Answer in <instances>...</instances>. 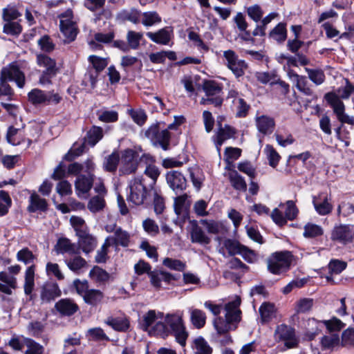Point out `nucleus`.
Wrapping results in <instances>:
<instances>
[{"label": "nucleus", "instance_id": "nucleus-41", "mask_svg": "<svg viewBox=\"0 0 354 354\" xmlns=\"http://www.w3.org/2000/svg\"><path fill=\"white\" fill-rule=\"evenodd\" d=\"M120 161V157L118 152H113L108 156L104 162V168L106 171L109 172H114L116 171L118 163Z\"/></svg>", "mask_w": 354, "mask_h": 354}, {"label": "nucleus", "instance_id": "nucleus-28", "mask_svg": "<svg viewBox=\"0 0 354 354\" xmlns=\"http://www.w3.org/2000/svg\"><path fill=\"white\" fill-rule=\"evenodd\" d=\"M235 133L236 131L232 127L229 125H225L223 127H222L221 124H220V127L216 134V145L218 150H219L220 147L225 140L234 138Z\"/></svg>", "mask_w": 354, "mask_h": 354}, {"label": "nucleus", "instance_id": "nucleus-52", "mask_svg": "<svg viewBox=\"0 0 354 354\" xmlns=\"http://www.w3.org/2000/svg\"><path fill=\"white\" fill-rule=\"evenodd\" d=\"M12 200L8 192L0 191V216H3L8 212L11 207Z\"/></svg>", "mask_w": 354, "mask_h": 354}, {"label": "nucleus", "instance_id": "nucleus-35", "mask_svg": "<svg viewBox=\"0 0 354 354\" xmlns=\"http://www.w3.org/2000/svg\"><path fill=\"white\" fill-rule=\"evenodd\" d=\"M163 313H158L156 314V311L153 310H149L146 314H145L142 317V319L140 322L141 328L145 331L150 330V327L152 324L156 321L158 318H162Z\"/></svg>", "mask_w": 354, "mask_h": 354}, {"label": "nucleus", "instance_id": "nucleus-58", "mask_svg": "<svg viewBox=\"0 0 354 354\" xmlns=\"http://www.w3.org/2000/svg\"><path fill=\"white\" fill-rule=\"evenodd\" d=\"M45 325L39 321H32L27 326V330L29 335L34 337H39L44 331Z\"/></svg>", "mask_w": 354, "mask_h": 354}, {"label": "nucleus", "instance_id": "nucleus-36", "mask_svg": "<svg viewBox=\"0 0 354 354\" xmlns=\"http://www.w3.org/2000/svg\"><path fill=\"white\" fill-rule=\"evenodd\" d=\"M30 204L28 207L30 212H35L36 211H46L47 209V202L46 199L41 198L36 193H32L30 197Z\"/></svg>", "mask_w": 354, "mask_h": 354}, {"label": "nucleus", "instance_id": "nucleus-43", "mask_svg": "<svg viewBox=\"0 0 354 354\" xmlns=\"http://www.w3.org/2000/svg\"><path fill=\"white\" fill-rule=\"evenodd\" d=\"M22 30V26L17 21H6L3 27V33L15 37H18Z\"/></svg>", "mask_w": 354, "mask_h": 354}, {"label": "nucleus", "instance_id": "nucleus-60", "mask_svg": "<svg viewBox=\"0 0 354 354\" xmlns=\"http://www.w3.org/2000/svg\"><path fill=\"white\" fill-rule=\"evenodd\" d=\"M162 264L167 268L176 271H183L186 268L185 263L183 261L169 257L164 259Z\"/></svg>", "mask_w": 354, "mask_h": 354}, {"label": "nucleus", "instance_id": "nucleus-55", "mask_svg": "<svg viewBox=\"0 0 354 354\" xmlns=\"http://www.w3.org/2000/svg\"><path fill=\"white\" fill-rule=\"evenodd\" d=\"M142 24L145 26H151L155 24L160 23L162 19L156 11L145 12L142 14Z\"/></svg>", "mask_w": 354, "mask_h": 354}, {"label": "nucleus", "instance_id": "nucleus-48", "mask_svg": "<svg viewBox=\"0 0 354 354\" xmlns=\"http://www.w3.org/2000/svg\"><path fill=\"white\" fill-rule=\"evenodd\" d=\"M322 322L317 321V319L312 318L307 321L306 329V335L309 337L310 339H313L315 335H317L320 330L319 326Z\"/></svg>", "mask_w": 354, "mask_h": 354}, {"label": "nucleus", "instance_id": "nucleus-47", "mask_svg": "<svg viewBox=\"0 0 354 354\" xmlns=\"http://www.w3.org/2000/svg\"><path fill=\"white\" fill-rule=\"evenodd\" d=\"M105 201L101 196L92 197L88 203V209L93 213L98 212L105 207Z\"/></svg>", "mask_w": 354, "mask_h": 354}, {"label": "nucleus", "instance_id": "nucleus-5", "mask_svg": "<svg viewBox=\"0 0 354 354\" xmlns=\"http://www.w3.org/2000/svg\"><path fill=\"white\" fill-rule=\"evenodd\" d=\"M292 254L283 251L273 253L267 259L268 270L274 274H280L290 269L292 263Z\"/></svg>", "mask_w": 354, "mask_h": 354}, {"label": "nucleus", "instance_id": "nucleus-25", "mask_svg": "<svg viewBox=\"0 0 354 354\" xmlns=\"http://www.w3.org/2000/svg\"><path fill=\"white\" fill-rule=\"evenodd\" d=\"M147 37L158 44L167 45L171 40V35L167 27L162 28L157 32H147Z\"/></svg>", "mask_w": 354, "mask_h": 354}, {"label": "nucleus", "instance_id": "nucleus-19", "mask_svg": "<svg viewBox=\"0 0 354 354\" xmlns=\"http://www.w3.org/2000/svg\"><path fill=\"white\" fill-rule=\"evenodd\" d=\"M106 241L111 245L127 247L130 242V234L121 227H116L114 234L108 236Z\"/></svg>", "mask_w": 354, "mask_h": 354}, {"label": "nucleus", "instance_id": "nucleus-3", "mask_svg": "<svg viewBox=\"0 0 354 354\" xmlns=\"http://www.w3.org/2000/svg\"><path fill=\"white\" fill-rule=\"evenodd\" d=\"M240 304L241 299L239 298L227 303L225 306V319L217 317L214 319V326L218 333H225L236 328L237 324L241 320Z\"/></svg>", "mask_w": 354, "mask_h": 354}, {"label": "nucleus", "instance_id": "nucleus-13", "mask_svg": "<svg viewBox=\"0 0 354 354\" xmlns=\"http://www.w3.org/2000/svg\"><path fill=\"white\" fill-rule=\"evenodd\" d=\"M166 179L170 188L176 194H180L187 187L185 176L178 171H171L167 174Z\"/></svg>", "mask_w": 354, "mask_h": 354}, {"label": "nucleus", "instance_id": "nucleus-4", "mask_svg": "<svg viewBox=\"0 0 354 354\" xmlns=\"http://www.w3.org/2000/svg\"><path fill=\"white\" fill-rule=\"evenodd\" d=\"M17 259L26 265L30 264L25 272L24 289L25 294L30 295L31 299L32 292L35 287V265L33 262L35 259V256L28 248H25L17 252Z\"/></svg>", "mask_w": 354, "mask_h": 354}, {"label": "nucleus", "instance_id": "nucleus-54", "mask_svg": "<svg viewBox=\"0 0 354 354\" xmlns=\"http://www.w3.org/2000/svg\"><path fill=\"white\" fill-rule=\"evenodd\" d=\"M246 13L252 20L258 23L263 17V10L259 5L254 4L246 8Z\"/></svg>", "mask_w": 354, "mask_h": 354}, {"label": "nucleus", "instance_id": "nucleus-37", "mask_svg": "<svg viewBox=\"0 0 354 354\" xmlns=\"http://www.w3.org/2000/svg\"><path fill=\"white\" fill-rule=\"evenodd\" d=\"M37 62L39 66L46 68V71L50 73H57L58 68L56 62L49 56L44 54H39L37 56Z\"/></svg>", "mask_w": 354, "mask_h": 354}, {"label": "nucleus", "instance_id": "nucleus-26", "mask_svg": "<svg viewBox=\"0 0 354 354\" xmlns=\"http://www.w3.org/2000/svg\"><path fill=\"white\" fill-rule=\"evenodd\" d=\"M287 24L279 22L269 32L268 37L279 44L284 42L288 37Z\"/></svg>", "mask_w": 354, "mask_h": 354}, {"label": "nucleus", "instance_id": "nucleus-62", "mask_svg": "<svg viewBox=\"0 0 354 354\" xmlns=\"http://www.w3.org/2000/svg\"><path fill=\"white\" fill-rule=\"evenodd\" d=\"M102 136V129L99 127H93L87 133L88 142L91 146H94Z\"/></svg>", "mask_w": 354, "mask_h": 354}, {"label": "nucleus", "instance_id": "nucleus-42", "mask_svg": "<svg viewBox=\"0 0 354 354\" xmlns=\"http://www.w3.org/2000/svg\"><path fill=\"white\" fill-rule=\"evenodd\" d=\"M190 314L191 322L196 328H201L205 326L206 316L203 311L199 309H192Z\"/></svg>", "mask_w": 354, "mask_h": 354}, {"label": "nucleus", "instance_id": "nucleus-23", "mask_svg": "<svg viewBox=\"0 0 354 354\" xmlns=\"http://www.w3.org/2000/svg\"><path fill=\"white\" fill-rule=\"evenodd\" d=\"M151 283L156 288L161 286V281L169 283L171 281L176 280V278L169 272L164 271H151L149 273Z\"/></svg>", "mask_w": 354, "mask_h": 354}, {"label": "nucleus", "instance_id": "nucleus-14", "mask_svg": "<svg viewBox=\"0 0 354 354\" xmlns=\"http://www.w3.org/2000/svg\"><path fill=\"white\" fill-rule=\"evenodd\" d=\"M191 228L189 230L190 239L192 243L206 245L210 243L211 238L204 232L198 223L194 220L190 221Z\"/></svg>", "mask_w": 354, "mask_h": 354}, {"label": "nucleus", "instance_id": "nucleus-17", "mask_svg": "<svg viewBox=\"0 0 354 354\" xmlns=\"http://www.w3.org/2000/svg\"><path fill=\"white\" fill-rule=\"evenodd\" d=\"M55 308L62 316H71L79 310L77 304L68 298L61 299L56 302Z\"/></svg>", "mask_w": 354, "mask_h": 354}, {"label": "nucleus", "instance_id": "nucleus-15", "mask_svg": "<svg viewBox=\"0 0 354 354\" xmlns=\"http://www.w3.org/2000/svg\"><path fill=\"white\" fill-rule=\"evenodd\" d=\"M61 290L56 283H46L41 287V304H48L61 295Z\"/></svg>", "mask_w": 354, "mask_h": 354}, {"label": "nucleus", "instance_id": "nucleus-1", "mask_svg": "<svg viewBox=\"0 0 354 354\" xmlns=\"http://www.w3.org/2000/svg\"><path fill=\"white\" fill-rule=\"evenodd\" d=\"M165 323L157 322L150 329L149 333L159 335L162 337L168 336L171 331L174 333L178 342L184 346L187 337V333L185 330L182 317L178 315H167L165 319Z\"/></svg>", "mask_w": 354, "mask_h": 354}, {"label": "nucleus", "instance_id": "nucleus-20", "mask_svg": "<svg viewBox=\"0 0 354 354\" xmlns=\"http://www.w3.org/2000/svg\"><path fill=\"white\" fill-rule=\"evenodd\" d=\"M29 100L32 104H40L45 102H53L58 103L60 101L61 97L57 93L52 95H48L43 93L41 90H31L28 93Z\"/></svg>", "mask_w": 354, "mask_h": 354}, {"label": "nucleus", "instance_id": "nucleus-40", "mask_svg": "<svg viewBox=\"0 0 354 354\" xmlns=\"http://www.w3.org/2000/svg\"><path fill=\"white\" fill-rule=\"evenodd\" d=\"M193 349L194 354H212V348L203 337L194 339Z\"/></svg>", "mask_w": 354, "mask_h": 354}, {"label": "nucleus", "instance_id": "nucleus-51", "mask_svg": "<svg viewBox=\"0 0 354 354\" xmlns=\"http://www.w3.org/2000/svg\"><path fill=\"white\" fill-rule=\"evenodd\" d=\"M305 71L308 75V78L316 85H319L324 82L325 80V74L322 69L305 68Z\"/></svg>", "mask_w": 354, "mask_h": 354}, {"label": "nucleus", "instance_id": "nucleus-34", "mask_svg": "<svg viewBox=\"0 0 354 354\" xmlns=\"http://www.w3.org/2000/svg\"><path fill=\"white\" fill-rule=\"evenodd\" d=\"M199 223L201 224L209 234H217L223 233L225 230L223 224L220 221L201 219L199 221Z\"/></svg>", "mask_w": 354, "mask_h": 354}, {"label": "nucleus", "instance_id": "nucleus-16", "mask_svg": "<svg viewBox=\"0 0 354 354\" xmlns=\"http://www.w3.org/2000/svg\"><path fill=\"white\" fill-rule=\"evenodd\" d=\"M59 29L65 37L64 42L67 44L75 41L79 32L75 23L71 19H61L59 21Z\"/></svg>", "mask_w": 354, "mask_h": 354}, {"label": "nucleus", "instance_id": "nucleus-29", "mask_svg": "<svg viewBox=\"0 0 354 354\" xmlns=\"http://www.w3.org/2000/svg\"><path fill=\"white\" fill-rule=\"evenodd\" d=\"M55 250L57 254L68 253L70 254H77V250L75 243L67 238H60L58 239Z\"/></svg>", "mask_w": 354, "mask_h": 354}, {"label": "nucleus", "instance_id": "nucleus-49", "mask_svg": "<svg viewBox=\"0 0 354 354\" xmlns=\"http://www.w3.org/2000/svg\"><path fill=\"white\" fill-rule=\"evenodd\" d=\"M274 312L275 308L272 304L263 303L259 308L261 321L263 322H268L274 316Z\"/></svg>", "mask_w": 354, "mask_h": 354}, {"label": "nucleus", "instance_id": "nucleus-64", "mask_svg": "<svg viewBox=\"0 0 354 354\" xmlns=\"http://www.w3.org/2000/svg\"><path fill=\"white\" fill-rule=\"evenodd\" d=\"M342 346H354V328H348L342 335Z\"/></svg>", "mask_w": 354, "mask_h": 354}, {"label": "nucleus", "instance_id": "nucleus-53", "mask_svg": "<svg viewBox=\"0 0 354 354\" xmlns=\"http://www.w3.org/2000/svg\"><path fill=\"white\" fill-rule=\"evenodd\" d=\"M314 304V301L310 298H302L296 303L295 310L297 313H306L309 312Z\"/></svg>", "mask_w": 354, "mask_h": 354}, {"label": "nucleus", "instance_id": "nucleus-63", "mask_svg": "<svg viewBox=\"0 0 354 354\" xmlns=\"http://www.w3.org/2000/svg\"><path fill=\"white\" fill-rule=\"evenodd\" d=\"M322 323L326 326L330 333L339 331L345 326L344 323L335 317H333L330 320L323 321Z\"/></svg>", "mask_w": 354, "mask_h": 354}, {"label": "nucleus", "instance_id": "nucleus-10", "mask_svg": "<svg viewBox=\"0 0 354 354\" xmlns=\"http://www.w3.org/2000/svg\"><path fill=\"white\" fill-rule=\"evenodd\" d=\"M275 339L283 342L288 348H294L298 344V339L295 336V329L286 324L278 326L274 331Z\"/></svg>", "mask_w": 354, "mask_h": 354}, {"label": "nucleus", "instance_id": "nucleus-57", "mask_svg": "<svg viewBox=\"0 0 354 354\" xmlns=\"http://www.w3.org/2000/svg\"><path fill=\"white\" fill-rule=\"evenodd\" d=\"M242 245L239 242L230 239H225L223 241V246L230 256L239 254Z\"/></svg>", "mask_w": 354, "mask_h": 354}, {"label": "nucleus", "instance_id": "nucleus-27", "mask_svg": "<svg viewBox=\"0 0 354 354\" xmlns=\"http://www.w3.org/2000/svg\"><path fill=\"white\" fill-rule=\"evenodd\" d=\"M256 125L259 132L263 134H269L273 131L275 123L273 118L261 115L256 118Z\"/></svg>", "mask_w": 354, "mask_h": 354}, {"label": "nucleus", "instance_id": "nucleus-33", "mask_svg": "<svg viewBox=\"0 0 354 354\" xmlns=\"http://www.w3.org/2000/svg\"><path fill=\"white\" fill-rule=\"evenodd\" d=\"M278 16L277 12H270L265 17H262L259 24H257L255 28L252 31L253 36H266V30L267 26L270 24L272 20L275 19Z\"/></svg>", "mask_w": 354, "mask_h": 354}, {"label": "nucleus", "instance_id": "nucleus-50", "mask_svg": "<svg viewBox=\"0 0 354 354\" xmlns=\"http://www.w3.org/2000/svg\"><path fill=\"white\" fill-rule=\"evenodd\" d=\"M88 59L97 73L102 72L109 64L106 58L100 57L95 55H90Z\"/></svg>", "mask_w": 354, "mask_h": 354}, {"label": "nucleus", "instance_id": "nucleus-38", "mask_svg": "<svg viewBox=\"0 0 354 354\" xmlns=\"http://www.w3.org/2000/svg\"><path fill=\"white\" fill-rule=\"evenodd\" d=\"M104 298V294L100 290L89 289L83 297L84 302L91 306H97Z\"/></svg>", "mask_w": 354, "mask_h": 354}, {"label": "nucleus", "instance_id": "nucleus-2", "mask_svg": "<svg viewBox=\"0 0 354 354\" xmlns=\"http://www.w3.org/2000/svg\"><path fill=\"white\" fill-rule=\"evenodd\" d=\"M353 90H333L324 95V100L333 109L337 120L342 124L354 125V118L345 113V106L342 99H348Z\"/></svg>", "mask_w": 354, "mask_h": 354}, {"label": "nucleus", "instance_id": "nucleus-30", "mask_svg": "<svg viewBox=\"0 0 354 354\" xmlns=\"http://www.w3.org/2000/svg\"><path fill=\"white\" fill-rule=\"evenodd\" d=\"M64 262L68 269L76 274H80L84 268L87 267L86 261L79 255L66 259Z\"/></svg>", "mask_w": 354, "mask_h": 354}, {"label": "nucleus", "instance_id": "nucleus-61", "mask_svg": "<svg viewBox=\"0 0 354 354\" xmlns=\"http://www.w3.org/2000/svg\"><path fill=\"white\" fill-rule=\"evenodd\" d=\"M265 151L269 161V165L272 167H276L280 160V156L271 145H266Z\"/></svg>", "mask_w": 354, "mask_h": 354}, {"label": "nucleus", "instance_id": "nucleus-11", "mask_svg": "<svg viewBox=\"0 0 354 354\" xmlns=\"http://www.w3.org/2000/svg\"><path fill=\"white\" fill-rule=\"evenodd\" d=\"M353 239V228L349 225L335 226L331 233V239L342 244L352 242Z\"/></svg>", "mask_w": 354, "mask_h": 354}, {"label": "nucleus", "instance_id": "nucleus-18", "mask_svg": "<svg viewBox=\"0 0 354 354\" xmlns=\"http://www.w3.org/2000/svg\"><path fill=\"white\" fill-rule=\"evenodd\" d=\"M77 236H78L79 248L84 253L88 254L96 247V239L86 231H79Z\"/></svg>", "mask_w": 354, "mask_h": 354}, {"label": "nucleus", "instance_id": "nucleus-12", "mask_svg": "<svg viewBox=\"0 0 354 354\" xmlns=\"http://www.w3.org/2000/svg\"><path fill=\"white\" fill-rule=\"evenodd\" d=\"M330 201V196L325 193H319L317 196H313V203L316 212L322 216L329 214L333 208Z\"/></svg>", "mask_w": 354, "mask_h": 354}, {"label": "nucleus", "instance_id": "nucleus-56", "mask_svg": "<svg viewBox=\"0 0 354 354\" xmlns=\"http://www.w3.org/2000/svg\"><path fill=\"white\" fill-rule=\"evenodd\" d=\"M142 38V33L129 30L127 35V44L132 49H138L140 46V41Z\"/></svg>", "mask_w": 354, "mask_h": 354}, {"label": "nucleus", "instance_id": "nucleus-39", "mask_svg": "<svg viewBox=\"0 0 354 354\" xmlns=\"http://www.w3.org/2000/svg\"><path fill=\"white\" fill-rule=\"evenodd\" d=\"M229 179L232 187L239 191L245 192L247 185L243 178L236 170L232 171L229 174Z\"/></svg>", "mask_w": 354, "mask_h": 354}, {"label": "nucleus", "instance_id": "nucleus-45", "mask_svg": "<svg viewBox=\"0 0 354 354\" xmlns=\"http://www.w3.org/2000/svg\"><path fill=\"white\" fill-rule=\"evenodd\" d=\"M86 336L89 340L92 341H109V338L106 335L102 328L95 327L90 328L86 332Z\"/></svg>", "mask_w": 354, "mask_h": 354}, {"label": "nucleus", "instance_id": "nucleus-59", "mask_svg": "<svg viewBox=\"0 0 354 354\" xmlns=\"http://www.w3.org/2000/svg\"><path fill=\"white\" fill-rule=\"evenodd\" d=\"M46 271L48 276H53L57 280H63L64 275L62 272L57 263L48 262L46 266Z\"/></svg>", "mask_w": 354, "mask_h": 354}, {"label": "nucleus", "instance_id": "nucleus-24", "mask_svg": "<svg viewBox=\"0 0 354 354\" xmlns=\"http://www.w3.org/2000/svg\"><path fill=\"white\" fill-rule=\"evenodd\" d=\"M104 323L113 330L119 332H126L130 327L129 319L124 317H109L104 321Z\"/></svg>", "mask_w": 354, "mask_h": 354}, {"label": "nucleus", "instance_id": "nucleus-9", "mask_svg": "<svg viewBox=\"0 0 354 354\" xmlns=\"http://www.w3.org/2000/svg\"><path fill=\"white\" fill-rule=\"evenodd\" d=\"M139 154L137 151L127 149L122 151L119 172L120 175L135 173L138 166Z\"/></svg>", "mask_w": 354, "mask_h": 354}, {"label": "nucleus", "instance_id": "nucleus-6", "mask_svg": "<svg viewBox=\"0 0 354 354\" xmlns=\"http://www.w3.org/2000/svg\"><path fill=\"white\" fill-rule=\"evenodd\" d=\"M8 82H15L19 88H22L25 84V75L15 62L10 64L8 67H3L1 71V86L3 88H11Z\"/></svg>", "mask_w": 354, "mask_h": 354}, {"label": "nucleus", "instance_id": "nucleus-8", "mask_svg": "<svg viewBox=\"0 0 354 354\" xmlns=\"http://www.w3.org/2000/svg\"><path fill=\"white\" fill-rule=\"evenodd\" d=\"M129 193L127 200L136 205H140L145 203L148 196L147 187L142 183V180L136 178L129 183Z\"/></svg>", "mask_w": 354, "mask_h": 354}, {"label": "nucleus", "instance_id": "nucleus-46", "mask_svg": "<svg viewBox=\"0 0 354 354\" xmlns=\"http://www.w3.org/2000/svg\"><path fill=\"white\" fill-rule=\"evenodd\" d=\"M24 344L27 347L24 354H43L44 348L35 340L30 338H24Z\"/></svg>", "mask_w": 354, "mask_h": 354}, {"label": "nucleus", "instance_id": "nucleus-7", "mask_svg": "<svg viewBox=\"0 0 354 354\" xmlns=\"http://www.w3.org/2000/svg\"><path fill=\"white\" fill-rule=\"evenodd\" d=\"M145 135L154 146H159L165 151L169 149L171 133L168 129H161L159 123L151 125L146 130Z\"/></svg>", "mask_w": 354, "mask_h": 354}, {"label": "nucleus", "instance_id": "nucleus-32", "mask_svg": "<svg viewBox=\"0 0 354 354\" xmlns=\"http://www.w3.org/2000/svg\"><path fill=\"white\" fill-rule=\"evenodd\" d=\"M320 343L322 350H333L339 346L340 344L339 335L335 333H329L322 337Z\"/></svg>", "mask_w": 354, "mask_h": 354}, {"label": "nucleus", "instance_id": "nucleus-31", "mask_svg": "<svg viewBox=\"0 0 354 354\" xmlns=\"http://www.w3.org/2000/svg\"><path fill=\"white\" fill-rule=\"evenodd\" d=\"M140 12L136 8H131L129 11L122 10L118 12L116 19L121 22L129 21L136 24L140 21Z\"/></svg>", "mask_w": 354, "mask_h": 354}, {"label": "nucleus", "instance_id": "nucleus-21", "mask_svg": "<svg viewBox=\"0 0 354 354\" xmlns=\"http://www.w3.org/2000/svg\"><path fill=\"white\" fill-rule=\"evenodd\" d=\"M205 95L201 97V104H214L216 106H221L223 101L222 90H203Z\"/></svg>", "mask_w": 354, "mask_h": 354}, {"label": "nucleus", "instance_id": "nucleus-44", "mask_svg": "<svg viewBox=\"0 0 354 354\" xmlns=\"http://www.w3.org/2000/svg\"><path fill=\"white\" fill-rule=\"evenodd\" d=\"M304 236L306 238H315L324 233L322 227L318 225L308 223L304 227Z\"/></svg>", "mask_w": 354, "mask_h": 354}, {"label": "nucleus", "instance_id": "nucleus-22", "mask_svg": "<svg viewBox=\"0 0 354 354\" xmlns=\"http://www.w3.org/2000/svg\"><path fill=\"white\" fill-rule=\"evenodd\" d=\"M93 183V176L80 175L75 183V190L79 196L87 194L92 187Z\"/></svg>", "mask_w": 354, "mask_h": 354}]
</instances>
